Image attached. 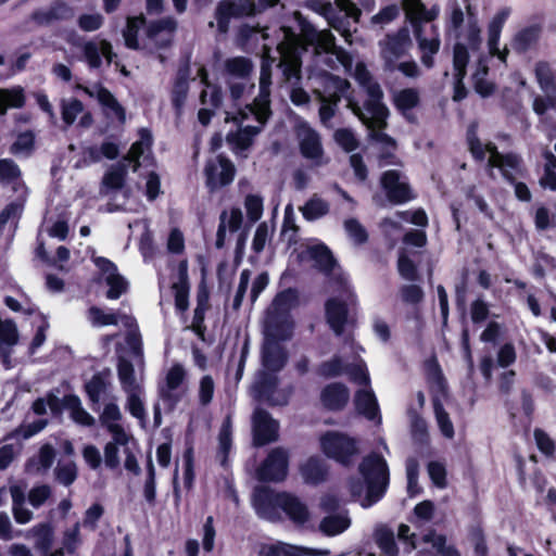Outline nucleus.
<instances>
[{
	"label": "nucleus",
	"instance_id": "nucleus-11",
	"mask_svg": "<svg viewBox=\"0 0 556 556\" xmlns=\"http://www.w3.org/2000/svg\"><path fill=\"white\" fill-rule=\"evenodd\" d=\"M350 83L337 76H327L326 90L323 94L320 91L315 90L318 94L321 105L319 109V117L323 124H327L336 113L337 103L342 96H345Z\"/></svg>",
	"mask_w": 556,
	"mask_h": 556
},
{
	"label": "nucleus",
	"instance_id": "nucleus-55",
	"mask_svg": "<svg viewBox=\"0 0 556 556\" xmlns=\"http://www.w3.org/2000/svg\"><path fill=\"white\" fill-rule=\"evenodd\" d=\"M301 211L306 219L314 220L326 215L329 211V205L324 200L314 197L305 203Z\"/></svg>",
	"mask_w": 556,
	"mask_h": 556
},
{
	"label": "nucleus",
	"instance_id": "nucleus-61",
	"mask_svg": "<svg viewBox=\"0 0 556 556\" xmlns=\"http://www.w3.org/2000/svg\"><path fill=\"white\" fill-rule=\"evenodd\" d=\"M31 533L38 548L47 551L52 544L53 531L49 525H39L33 528Z\"/></svg>",
	"mask_w": 556,
	"mask_h": 556
},
{
	"label": "nucleus",
	"instance_id": "nucleus-30",
	"mask_svg": "<svg viewBox=\"0 0 556 556\" xmlns=\"http://www.w3.org/2000/svg\"><path fill=\"white\" fill-rule=\"evenodd\" d=\"M74 12L70 5L63 1H55L49 8L36 11L33 20L39 25H50L58 21L72 18Z\"/></svg>",
	"mask_w": 556,
	"mask_h": 556
},
{
	"label": "nucleus",
	"instance_id": "nucleus-43",
	"mask_svg": "<svg viewBox=\"0 0 556 556\" xmlns=\"http://www.w3.org/2000/svg\"><path fill=\"white\" fill-rule=\"evenodd\" d=\"M468 20L464 25V28L457 33V37L459 39H464L471 50H476L481 45V29L478 25L477 17L470 12V7H468Z\"/></svg>",
	"mask_w": 556,
	"mask_h": 556
},
{
	"label": "nucleus",
	"instance_id": "nucleus-36",
	"mask_svg": "<svg viewBox=\"0 0 556 556\" xmlns=\"http://www.w3.org/2000/svg\"><path fill=\"white\" fill-rule=\"evenodd\" d=\"M350 399L348 388L341 383H331L321 392V402L329 409H341Z\"/></svg>",
	"mask_w": 556,
	"mask_h": 556
},
{
	"label": "nucleus",
	"instance_id": "nucleus-7",
	"mask_svg": "<svg viewBox=\"0 0 556 556\" xmlns=\"http://www.w3.org/2000/svg\"><path fill=\"white\" fill-rule=\"evenodd\" d=\"M296 303V294L292 290L279 293L267 311L264 329L273 326L274 331L281 332L282 337H291L293 323L289 312Z\"/></svg>",
	"mask_w": 556,
	"mask_h": 556
},
{
	"label": "nucleus",
	"instance_id": "nucleus-25",
	"mask_svg": "<svg viewBox=\"0 0 556 556\" xmlns=\"http://www.w3.org/2000/svg\"><path fill=\"white\" fill-rule=\"evenodd\" d=\"M258 556H319L328 554L327 551L314 549L285 542L262 544L257 552Z\"/></svg>",
	"mask_w": 556,
	"mask_h": 556
},
{
	"label": "nucleus",
	"instance_id": "nucleus-18",
	"mask_svg": "<svg viewBox=\"0 0 556 556\" xmlns=\"http://www.w3.org/2000/svg\"><path fill=\"white\" fill-rule=\"evenodd\" d=\"M122 417L123 415L119 406L115 402H110L104 405L103 410L99 416V420L112 438L124 446L129 442L131 435L121 424Z\"/></svg>",
	"mask_w": 556,
	"mask_h": 556
},
{
	"label": "nucleus",
	"instance_id": "nucleus-44",
	"mask_svg": "<svg viewBox=\"0 0 556 556\" xmlns=\"http://www.w3.org/2000/svg\"><path fill=\"white\" fill-rule=\"evenodd\" d=\"M350 525L351 520L346 513H340L325 517L319 525V529L326 535L333 536L344 532Z\"/></svg>",
	"mask_w": 556,
	"mask_h": 556
},
{
	"label": "nucleus",
	"instance_id": "nucleus-58",
	"mask_svg": "<svg viewBox=\"0 0 556 556\" xmlns=\"http://www.w3.org/2000/svg\"><path fill=\"white\" fill-rule=\"evenodd\" d=\"M345 372L349 375L350 379L358 384H363L365 387L369 386L370 378L367 367L363 361H358L354 364L345 365Z\"/></svg>",
	"mask_w": 556,
	"mask_h": 556
},
{
	"label": "nucleus",
	"instance_id": "nucleus-8",
	"mask_svg": "<svg viewBox=\"0 0 556 556\" xmlns=\"http://www.w3.org/2000/svg\"><path fill=\"white\" fill-rule=\"evenodd\" d=\"M319 444L321 452L327 457L343 465L351 464L352 459L359 453L357 441L338 431H328L321 434Z\"/></svg>",
	"mask_w": 556,
	"mask_h": 556
},
{
	"label": "nucleus",
	"instance_id": "nucleus-21",
	"mask_svg": "<svg viewBox=\"0 0 556 556\" xmlns=\"http://www.w3.org/2000/svg\"><path fill=\"white\" fill-rule=\"evenodd\" d=\"M255 12L253 0H238V3L224 1L216 10V23L220 33L228 30V23L231 17L251 15Z\"/></svg>",
	"mask_w": 556,
	"mask_h": 556
},
{
	"label": "nucleus",
	"instance_id": "nucleus-33",
	"mask_svg": "<svg viewBox=\"0 0 556 556\" xmlns=\"http://www.w3.org/2000/svg\"><path fill=\"white\" fill-rule=\"evenodd\" d=\"M176 27V21L172 17H166L151 23L147 29V35L156 46H166L170 42Z\"/></svg>",
	"mask_w": 556,
	"mask_h": 556
},
{
	"label": "nucleus",
	"instance_id": "nucleus-39",
	"mask_svg": "<svg viewBox=\"0 0 556 556\" xmlns=\"http://www.w3.org/2000/svg\"><path fill=\"white\" fill-rule=\"evenodd\" d=\"M488 72L486 59L484 56L479 58L475 64L472 80L475 90L482 97H489L494 91L493 83L486 79Z\"/></svg>",
	"mask_w": 556,
	"mask_h": 556
},
{
	"label": "nucleus",
	"instance_id": "nucleus-52",
	"mask_svg": "<svg viewBox=\"0 0 556 556\" xmlns=\"http://www.w3.org/2000/svg\"><path fill=\"white\" fill-rule=\"evenodd\" d=\"M396 108L405 113L415 108L419 102V92L414 88H406L396 91L393 96Z\"/></svg>",
	"mask_w": 556,
	"mask_h": 556
},
{
	"label": "nucleus",
	"instance_id": "nucleus-20",
	"mask_svg": "<svg viewBox=\"0 0 556 556\" xmlns=\"http://www.w3.org/2000/svg\"><path fill=\"white\" fill-rule=\"evenodd\" d=\"M76 88L83 90L90 98H96L99 101V103L103 106L108 116L116 118L121 123L125 122L126 116L124 109L106 88H104L101 85H93L91 87H87L80 84H78Z\"/></svg>",
	"mask_w": 556,
	"mask_h": 556
},
{
	"label": "nucleus",
	"instance_id": "nucleus-64",
	"mask_svg": "<svg viewBox=\"0 0 556 556\" xmlns=\"http://www.w3.org/2000/svg\"><path fill=\"white\" fill-rule=\"evenodd\" d=\"M103 22L104 17L99 12L81 14L77 20L79 28L84 31L98 30L103 25Z\"/></svg>",
	"mask_w": 556,
	"mask_h": 556
},
{
	"label": "nucleus",
	"instance_id": "nucleus-23",
	"mask_svg": "<svg viewBox=\"0 0 556 556\" xmlns=\"http://www.w3.org/2000/svg\"><path fill=\"white\" fill-rule=\"evenodd\" d=\"M510 14L509 9L498 11L488 25V49L492 56H497L502 62H506L508 49H500V37L505 22Z\"/></svg>",
	"mask_w": 556,
	"mask_h": 556
},
{
	"label": "nucleus",
	"instance_id": "nucleus-60",
	"mask_svg": "<svg viewBox=\"0 0 556 556\" xmlns=\"http://www.w3.org/2000/svg\"><path fill=\"white\" fill-rule=\"evenodd\" d=\"M83 112L84 105L77 99H68L62 102V119L66 125H72Z\"/></svg>",
	"mask_w": 556,
	"mask_h": 556
},
{
	"label": "nucleus",
	"instance_id": "nucleus-13",
	"mask_svg": "<svg viewBox=\"0 0 556 556\" xmlns=\"http://www.w3.org/2000/svg\"><path fill=\"white\" fill-rule=\"evenodd\" d=\"M353 302V293L345 280L342 281L340 298H331L326 303V317L330 328L340 334L348 318V306Z\"/></svg>",
	"mask_w": 556,
	"mask_h": 556
},
{
	"label": "nucleus",
	"instance_id": "nucleus-53",
	"mask_svg": "<svg viewBox=\"0 0 556 556\" xmlns=\"http://www.w3.org/2000/svg\"><path fill=\"white\" fill-rule=\"evenodd\" d=\"M66 404L71 410V418L75 422L81 426H92L94 424V418L84 409L80 401L77 397H68Z\"/></svg>",
	"mask_w": 556,
	"mask_h": 556
},
{
	"label": "nucleus",
	"instance_id": "nucleus-15",
	"mask_svg": "<svg viewBox=\"0 0 556 556\" xmlns=\"http://www.w3.org/2000/svg\"><path fill=\"white\" fill-rule=\"evenodd\" d=\"M277 378L270 374L260 371L253 384L254 395L273 405H285L288 403L291 391L289 389L278 390Z\"/></svg>",
	"mask_w": 556,
	"mask_h": 556
},
{
	"label": "nucleus",
	"instance_id": "nucleus-2",
	"mask_svg": "<svg viewBox=\"0 0 556 556\" xmlns=\"http://www.w3.org/2000/svg\"><path fill=\"white\" fill-rule=\"evenodd\" d=\"M275 58L270 56V48L263 47V63L260 75V92L252 104L245 105L233 112H227L226 122H233L238 130L230 132L227 140L236 148L244 150L252 143L253 138L262 130L268 119L269 111V86L271 84V65Z\"/></svg>",
	"mask_w": 556,
	"mask_h": 556
},
{
	"label": "nucleus",
	"instance_id": "nucleus-6",
	"mask_svg": "<svg viewBox=\"0 0 556 556\" xmlns=\"http://www.w3.org/2000/svg\"><path fill=\"white\" fill-rule=\"evenodd\" d=\"M468 144L472 155L486 160L492 168H498L507 179L513 178V172L519 166V159L515 155H501L491 143L483 144L476 136V127L468 130Z\"/></svg>",
	"mask_w": 556,
	"mask_h": 556
},
{
	"label": "nucleus",
	"instance_id": "nucleus-19",
	"mask_svg": "<svg viewBox=\"0 0 556 556\" xmlns=\"http://www.w3.org/2000/svg\"><path fill=\"white\" fill-rule=\"evenodd\" d=\"M288 470V453L278 447L270 452L264 464L257 471L258 478L263 481H281L286 478Z\"/></svg>",
	"mask_w": 556,
	"mask_h": 556
},
{
	"label": "nucleus",
	"instance_id": "nucleus-9",
	"mask_svg": "<svg viewBox=\"0 0 556 556\" xmlns=\"http://www.w3.org/2000/svg\"><path fill=\"white\" fill-rule=\"evenodd\" d=\"M338 7L345 13L344 18L333 17L332 5L329 1L320 3L319 8L316 9L323 14L329 22V25L334 28L348 43H352L353 31L350 28V20L357 21L359 16V10L350 0H336Z\"/></svg>",
	"mask_w": 556,
	"mask_h": 556
},
{
	"label": "nucleus",
	"instance_id": "nucleus-40",
	"mask_svg": "<svg viewBox=\"0 0 556 556\" xmlns=\"http://www.w3.org/2000/svg\"><path fill=\"white\" fill-rule=\"evenodd\" d=\"M185 378L186 370L181 365L175 364L174 366H172L166 374L165 384L161 389L162 396L164 399L173 400L174 402H176L177 397L175 392L182 384Z\"/></svg>",
	"mask_w": 556,
	"mask_h": 556
},
{
	"label": "nucleus",
	"instance_id": "nucleus-27",
	"mask_svg": "<svg viewBox=\"0 0 556 556\" xmlns=\"http://www.w3.org/2000/svg\"><path fill=\"white\" fill-rule=\"evenodd\" d=\"M381 185L393 202L402 203L410 199L408 185L396 170L386 172L381 178Z\"/></svg>",
	"mask_w": 556,
	"mask_h": 556
},
{
	"label": "nucleus",
	"instance_id": "nucleus-4",
	"mask_svg": "<svg viewBox=\"0 0 556 556\" xmlns=\"http://www.w3.org/2000/svg\"><path fill=\"white\" fill-rule=\"evenodd\" d=\"M253 506L260 517L270 521L279 519V509L286 511L296 523H304L309 518L306 506L298 498L285 493H275L268 488L255 490Z\"/></svg>",
	"mask_w": 556,
	"mask_h": 556
},
{
	"label": "nucleus",
	"instance_id": "nucleus-17",
	"mask_svg": "<svg viewBox=\"0 0 556 556\" xmlns=\"http://www.w3.org/2000/svg\"><path fill=\"white\" fill-rule=\"evenodd\" d=\"M93 262L101 273L102 281L109 287L108 299L115 300L126 292L128 283L110 260L98 256Z\"/></svg>",
	"mask_w": 556,
	"mask_h": 556
},
{
	"label": "nucleus",
	"instance_id": "nucleus-50",
	"mask_svg": "<svg viewBox=\"0 0 556 556\" xmlns=\"http://www.w3.org/2000/svg\"><path fill=\"white\" fill-rule=\"evenodd\" d=\"M173 290L175 293L176 308L180 312H185L189 306V283L187 281V274L184 265L180 267L179 280L173 285Z\"/></svg>",
	"mask_w": 556,
	"mask_h": 556
},
{
	"label": "nucleus",
	"instance_id": "nucleus-45",
	"mask_svg": "<svg viewBox=\"0 0 556 556\" xmlns=\"http://www.w3.org/2000/svg\"><path fill=\"white\" fill-rule=\"evenodd\" d=\"M126 173L124 162L112 166L103 176L101 192L106 193L110 190L121 189L124 186Z\"/></svg>",
	"mask_w": 556,
	"mask_h": 556
},
{
	"label": "nucleus",
	"instance_id": "nucleus-16",
	"mask_svg": "<svg viewBox=\"0 0 556 556\" xmlns=\"http://www.w3.org/2000/svg\"><path fill=\"white\" fill-rule=\"evenodd\" d=\"M410 38L407 30H401L394 36H388L381 42V55L389 71H395L400 59L409 50Z\"/></svg>",
	"mask_w": 556,
	"mask_h": 556
},
{
	"label": "nucleus",
	"instance_id": "nucleus-26",
	"mask_svg": "<svg viewBox=\"0 0 556 556\" xmlns=\"http://www.w3.org/2000/svg\"><path fill=\"white\" fill-rule=\"evenodd\" d=\"M469 60L467 48L462 42H457L453 51V76L454 83V100L459 101L466 97V89L463 79L466 76V67Z\"/></svg>",
	"mask_w": 556,
	"mask_h": 556
},
{
	"label": "nucleus",
	"instance_id": "nucleus-22",
	"mask_svg": "<svg viewBox=\"0 0 556 556\" xmlns=\"http://www.w3.org/2000/svg\"><path fill=\"white\" fill-rule=\"evenodd\" d=\"M0 182L8 188L9 192L22 198L28 197V188L22 179L21 168L13 160H0Z\"/></svg>",
	"mask_w": 556,
	"mask_h": 556
},
{
	"label": "nucleus",
	"instance_id": "nucleus-14",
	"mask_svg": "<svg viewBox=\"0 0 556 556\" xmlns=\"http://www.w3.org/2000/svg\"><path fill=\"white\" fill-rule=\"evenodd\" d=\"M204 174L207 188L214 191L229 185L233 180L235 166L229 160L222 155H216L207 161Z\"/></svg>",
	"mask_w": 556,
	"mask_h": 556
},
{
	"label": "nucleus",
	"instance_id": "nucleus-47",
	"mask_svg": "<svg viewBox=\"0 0 556 556\" xmlns=\"http://www.w3.org/2000/svg\"><path fill=\"white\" fill-rule=\"evenodd\" d=\"M226 72L229 75V80H248V77L252 73L253 65L250 60L237 56L226 61Z\"/></svg>",
	"mask_w": 556,
	"mask_h": 556
},
{
	"label": "nucleus",
	"instance_id": "nucleus-3",
	"mask_svg": "<svg viewBox=\"0 0 556 556\" xmlns=\"http://www.w3.org/2000/svg\"><path fill=\"white\" fill-rule=\"evenodd\" d=\"M402 2L406 16L415 28V36L421 52V62L426 67L431 68L434 64L433 56L439 52L441 41L437 27L429 26L430 34L427 35L421 23L434 20L439 10L437 7L427 10L419 0H402Z\"/></svg>",
	"mask_w": 556,
	"mask_h": 556
},
{
	"label": "nucleus",
	"instance_id": "nucleus-37",
	"mask_svg": "<svg viewBox=\"0 0 556 556\" xmlns=\"http://www.w3.org/2000/svg\"><path fill=\"white\" fill-rule=\"evenodd\" d=\"M26 102L25 90L21 86L0 88V115L10 109H21Z\"/></svg>",
	"mask_w": 556,
	"mask_h": 556
},
{
	"label": "nucleus",
	"instance_id": "nucleus-48",
	"mask_svg": "<svg viewBox=\"0 0 556 556\" xmlns=\"http://www.w3.org/2000/svg\"><path fill=\"white\" fill-rule=\"evenodd\" d=\"M540 37V28L538 26H530L518 31L511 42L513 49L519 52H525L530 49Z\"/></svg>",
	"mask_w": 556,
	"mask_h": 556
},
{
	"label": "nucleus",
	"instance_id": "nucleus-35",
	"mask_svg": "<svg viewBox=\"0 0 556 556\" xmlns=\"http://www.w3.org/2000/svg\"><path fill=\"white\" fill-rule=\"evenodd\" d=\"M151 144V134L147 129H140L139 139L131 144L127 156L124 159V162H132L134 170H136L140 166L139 159L142 157L143 161H146L149 157Z\"/></svg>",
	"mask_w": 556,
	"mask_h": 556
},
{
	"label": "nucleus",
	"instance_id": "nucleus-29",
	"mask_svg": "<svg viewBox=\"0 0 556 556\" xmlns=\"http://www.w3.org/2000/svg\"><path fill=\"white\" fill-rule=\"evenodd\" d=\"M242 219V212L239 207H231L222 212L216 239L217 248H223L228 235H232L239 230Z\"/></svg>",
	"mask_w": 556,
	"mask_h": 556
},
{
	"label": "nucleus",
	"instance_id": "nucleus-49",
	"mask_svg": "<svg viewBox=\"0 0 556 556\" xmlns=\"http://www.w3.org/2000/svg\"><path fill=\"white\" fill-rule=\"evenodd\" d=\"M8 199L10 200V203L3 208V211L0 214V225H4L10 220H15L21 216L27 197L22 198L18 194L10 192Z\"/></svg>",
	"mask_w": 556,
	"mask_h": 556
},
{
	"label": "nucleus",
	"instance_id": "nucleus-51",
	"mask_svg": "<svg viewBox=\"0 0 556 556\" xmlns=\"http://www.w3.org/2000/svg\"><path fill=\"white\" fill-rule=\"evenodd\" d=\"M201 81L205 84V89L201 92V102L204 105H210L212 109L219 106L222 101L220 91L217 87L207 84V74L204 68L199 70Z\"/></svg>",
	"mask_w": 556,
	"mask_h": 556
},
{
	"label": "nucleus",
	"instance_id": "nucleus-42",
	"mask_svg": "<svg viewBox=\"0 0 556 556\" xmlns=\"http://www.w3.org/2000/svg\"><path fill=\"white\" fill-rule=\"evenodd\" d=\"M111 386V372L109 370L94 375L87 383L86 391L93 403H98L101 396Z\"/></svg>",
	"mask_w": 556,
	"mask_h": 556
},
{
	"label": "nucleus",
	"instance_id": "nucleus-59",
	"mask_svg": "<svg viewBox=\"0 0 556 556\" xmlns=\"http://www.w3.org/2000/svg\"><path fill=\"white\" fill-rule=\"evenodd\" d=\"M88 320L97 327L116 325L118 323V315L105 313L101 308L92 306L88 311Z\"/></svg>",
	"mask_w": 556,
	"mask_h": 556
},
{
	"label": "nucleus",
	"instance_id": "nucleus-56",
	"mask_svg": "<svg viewBox=\"0 0 556 556\" xmlns=\"http://www.w3.org/2000/svg\"><path fill=\"white\" fill-rule=\"evenodd\" d=\"M143 15L136 17H129L127 20L126 29L123 33L125 45L130 49H137L139 47L137 41V33L140 27L144 24Z\"/></svg>",
	"mask_w": 556,
	"mask_h": 556
},
{
	"label": "nucleus",
	"instance_id": "nucleus-57",
	"mask_svg": "<svg viewBox=\"0 0 556 556\" xmlns=\"http://www.w3.org/2000/svg\"><path fill=\"white\" fill-rule=\"evenodd\" d=\"M127 394V409L128 412L138 419H144L146 409L142 402V388L135 391L126 392Z\"/></svg>",
	"mask_w": 556,
	"mask_h": 556
},
{
	"label": "nucleus",
	"instance_id": "nucleus-28",
	"mask_svg": "<svg viewBox=\"0 0 556 556\" xmlns=\"http://www.w3.org/2000/svg\"><path fill=\"white\" fill-rule=\"evenodd\" d=\"M84 59L91 68H98L102 64V56L110 64L115 56L112 45L108 40H89L83 46Z\"/></svg>",
	"mask_w": 556,
	"mask_h": 556
},
{
	"label": "nucleus",
	"instance_id": "nucleus-54",
	"mask_svg": "<svg viewBox=\"0 0 556 556\" xmlns=\"http://www.w3.org/2000/svg\"><path fill=\"white\" fill-rule=\"evenodd\" d=\"M375 541L381 551L388 556H395L397 547L393 532L387 528H379L375 532Z\"/></svg>",
	"mask_w": 556,
	"mask_h": 556
},
{
	"label": "nucleus",
	"instance_id": "nucleus-34",
	"mask_svg": "<svg viewBox=\"0 0 556 556\" xmlns=\"http://www.w3.org/2000/svg\"><path fill=\"white\" fill-rule=\"evenodd\" d=\"M303 254V257L314 261L315 265L323 271L329 273L336 266L331 252L323 243H308Z\"/></svg>",
	"mask_w": 556,
	"mask_h": 556
},
{
	"label": "nucleus",
	"instance_id": "nucleus-24",
	"mask_svg": "<svg viewBox=\"0 0 556 556\" xmlns=\"http://www.w3.org/2000/svg\"><path fill=\"white\" fill-rule=\"evenodd\" d=\"M253 434L256 445H264L278 438V424L262 409H256L253 416Z\"/></svg>",
	"mask_w": 556,
	"mask_h": 556
},
{
	"label": "nucleus",
	"instance_id": "nucleus-46",
	"mask_svg": "<svg viewBox=\"0 0 556 556\" xmlns=\"http://www.w3.org/2000/svg\"><path fill=\"white\" fill-rule=\"evenodd\" d=\"M118 379L124 392L135 391L141 387V378L135 375L134 366L126 359H121L117 366Z\"/></svg>",
	"mask_w": 556,
	"mask_h": 556
},
{
	"label": "nucleus",
	"instance_id": "nucleus-62",
	"mask_svg": "<svg viewBox=\"0 0 556 556\" xmlns=\"http://www.w3.org/2000/svg\"><path fill=\"white\" fill-rule=\"evenodd\" d=\"M244 207L248 218L255 223L263 215V199L255 194H249L245 197Z\"/></svg>",
	"mask_w": 556,
	"mask_h": 556
},
{
	"label": "nucleus",
	"instance_id": "nucleus-63",
	"mask_svg": "<svg viewBox=\"0 0 556 556\" xmlns=\"http://www.w3.org/2000/svg\"><path fill=\"white\" fill-rule=\"evenodd\" d=\"M545 159L547 160V164L545 166L544 176L540 179V184L544 188L556 190V173L553 170V168L556 167V157L552 152L547 151Z\"/></svg>",
	"mask_w": 556,
	"mask_h": 556
},
{
	"label": "nucleus",
	"instance_id": "nucleus-38",
	"mask_svg": "<svg viewBox=\"0 0 556 556\" xmlns=\"http://www.w3.org/2000/svg\"><path fill=\"white\" fill-rule=\"evenodd\" d=\"M355 404L357 410L368 419H380L377 399L369 386L356 393Z\"/></svg>",
	"mask_w": 556,
	"mask_h": 556
},
{
	"label": "nucleus",
	"instance_id": "nucleus-41",
	"mask_svg": "<svg viewBox=\"0 0 556 556\" xmlns=\"http://www.w3.org/2000/svg\"><path fill=\"white\" fill-rule=\"evenodd\" d=\"M54 450L51 445L41 446L37 456L30 458L26 465V471L34 475L45 473L54 460Z\"/></svg>",
	"mask_w": 556,
	"mask_h": 556
},
{
	"label": "nucleus",
	"instance_id": "nucleus-5",
	"mask_svg": "<svg viewBox=\"0 0 556 556\" xmlns=\"http://www.w3.org/2000/svg\"><path fill=\"white\" fill-rule=\"evenodd\" d=\"M358 469L366 484L361 505L367 508L383 496L389 483V468L386 459L374 453L362 460Z\"/></svg>",
	"mask_w": 556,
	"mask_h": 556
},
{
	"label": "nucleus",
	"instance_id": "nucleus-12",
	"mask_svg": "<svg viewBox=\"0 0 556 556\" xmlns=\"http://www.w3.org/2000/svg\"><path fill=\"white\" fill-rule=\"evenodd\" d=\"M296 137L301 154L305 159L309 160L315 166H321L328 163V159L325 157L324 154L319 135L307 123H298Z\"/></svg>",
	"mask_w": 556,
	"mask_h": 556
},
{
	"label": "nucleus",
	"instance_id": "nucleus-31",
	"mask_svg": "<svg viewBox=\"0 0 556 556\" xmlns=\"http://www.w3.org/2000/svg\"><path fill=\"white\" fill-rule=\"evenodd\" d=\"M18 342V331L14 321L0 319V355L5 367L11 366V349Z\"/></svg>",
	"mask_w": 556,
	"mask_h": 556
},
{
	"label": "nucleus",
	"instance_id": "nucleus-32",
	"mask_svg": "<svg viewBox=\"0 0 556 556\" xmlns=\"http://www.w3.org/2000/svg\"><path fill=\"white\" fill-rule=\"evenodd\" d=\"M301 476L306 483L318 484L326 480L328 467L318 456L307 458L300 467Z\"/></svg>",
	"mask_w": 556,
	"mask_h": 556
},
{
	"label": "nucleus",
	"instance_id": "nucleus-10",
	"mask_svg": "<svg viewBox=\"0 0 556 556\" xmlns=\"http://www.w3.org/2000/svg\"><path fill=\"white\" fill-rule=\"evenodd\" d=\"M281 332L274 331L273 326L264 329V344L262 353V363L264 372L278 371L286 363V355L281 346V342L290 337H282Z\"/></svg>",
	"mask_w": 556,
	"mask_h": 556
},
{
	"label": "nucleus",
	"instance_id": "nucleus-1",
	"mask_svg": "<svg viewBox=\"0 0 556 556\" xmlns=\"http://www.w3.org/2000/svg\"><path fill=\"white\" fill-rule=\"evenodd\" d=\"M300 23V37L290 28L281 27L279 36L281 40L277 43V52L279 54V67H281L286 79L291 83L293 79H300L301 60L300 52L304 50L302 41L313 46L317 54L326 53L336 56L337 61L343 68L352 74L358 84L366 90L368 100L364 110L353 101L349 102V106L353 112L374 131V138L386 148L394 150L395 142L392 138L381 132L386 126V119L389 115L388 108L381 102L382 90L380 86L372 80L370 73L366 66L358 62L353 64V58L334 45V37L329 30H317L309 23L302 21L299 13H295Z\"/></svg>",
	"mask_w": 556,
	"mask_h": 556
}]
</instances>
